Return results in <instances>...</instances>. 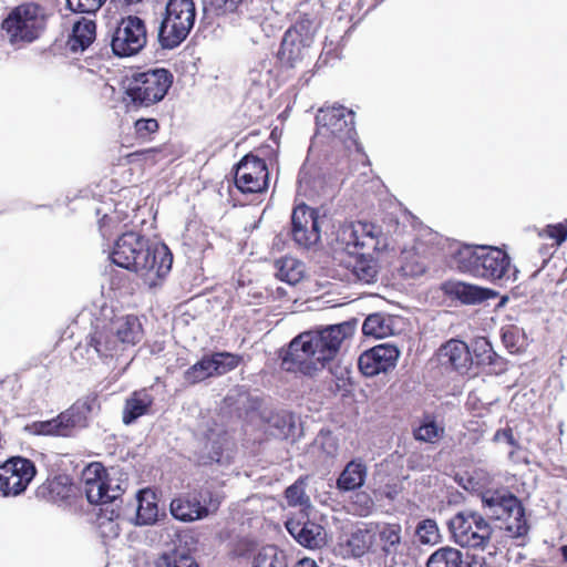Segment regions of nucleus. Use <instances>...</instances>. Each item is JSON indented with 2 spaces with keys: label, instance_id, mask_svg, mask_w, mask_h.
I'll list each match as a JSON object with an SVG mask.
<instances>
[{
  "label": "nucleus",
  "instance_id": "1",
  "mask_svg": "<svg viewBox=\"0 0 567 567\" xmlns=\"http://www.w3.org/2000/svg\"><path fill=\"white\" fill-rule=\"evenodd\" d=\"M353 332L354 326L347 321L319 331L300 333L289 343L282 367L290 372L313 375L337 357Z\"/></svg>",
  "mask_w": 567,
  "mask_h": 567
},
{
  "label": "nucleus",
  "instance_id": "2",
  "mask_svg": "<svg viewBox=\"0 0 567 567\" xmlns=\"http://www.w3.org/2000/svg\"><path fill=\"white\" fill-rule=\"evenodd\" d=\"M112 261L136 272L148 288L157 287L172 268L173 257L167 246L151 245L137 233L123 234L115 241Z\"/></svg>",
  "mask_w": 567,
  "mask_h": 567
},
{
  "label": "nucleus",
  "instance_id": "3",
  "mask_svg": "<svg viewBox=\"0 0 567 567\" xmlns=\"http://www.w3.org/2000/svg\"><path fill=\"white\" fill-rule=\"evenodd\" d=\"M142 324L137 317L127 315L113 318L109 323L96 324L91 334L89 347L92 348L112 369L121 365L117 374L124 372L131 360L123 361V352L142 339Z\"/></svg>",
  "mask_w": 567,
  "mask_h": 567
},
{
  "label": "nucleus",
  "instance_id": "4",
  "mask_svg": "<svg viewBox=\"0 0 567 567\" xmlns=\"http://www.w3.org/2000/svg\"><path fill=\"white\" fill-rule=\"evenodd\" d=\"M453 264L464 274L493 282L509 279L511 258L497 247L463 246L454 254Z\"/></svg>",
  "mask_w": 567,
  "mask_h": 567
},
{
  "label": "nucleus",
  "instance_id": "5",
  "mask_svg": "<svg viewBox=\"0 0 567 567\" xmlns=\"http://www.w3.org/2000/svg\"><path fill=\"white\" fill-rule=\"evenodd\" d=\"M196 21L194 0H167L157 38L163 49H175L186 40Z\"/></svg>",
  "mask_w": 567,
  "mask_h": 567
},
{
  "label": "nucleus",
  "instance_id": "6",
  "mask_svg": "<svg viewBox=\"0 0 567 567\" xmlns=\"http://www.w3.org/2000/svg\"><path fill=\"white\" fill-rule=\"evenodd\" d=\"M482 503L486 513L503 522L504 528L512 537L527 534L528 525L519 499L506 488L485 489L482 492Z\"/></svg>",
  "mask_w": 567,
  "mask_h": 567
},
{
  "label": "nucleus",
  "instance_id": "7",
  "mask_svg": "<svg viewBox=\"0 0 567 567\" xmlns=\"http://www.w3.org/2000/svg\"><path fill=\"white\" fill-rule=\"evenodd\" d=\"M86 498L91 504H106L117 499L127 487L124 474L112 467L106 471L101 463L89 464L82 472Z\"/></svg>",
  "mask_w": 567,
  "mask_h": 567
},
{
  "label": "nucleus",
  "instance_id": "8",
  "mask_svg": "<svg viewBox=\"0 0 567 567\" xmlns=\"http://www.w3.org/2000/svg\"><path fill=\"white\" fill-rule=\"evenodd\" d=\"M45 13L39 4L29 2L13 8L2 21L1 28L12 44L30 43L44 29Z\"/></svg>",
  "mask_w": 567,
  "mask_h": 567
},
{
  "label": "nucleus",
  "instance_id": "9",
  "mask_svg": "<svg viewBox=\"0 0 567 567\" xmlns=\"http://www.w3.org/2000/svg\"><path fill=\"white\" fill-rule=\"evenodd\" d=\"M333 235L334 249L344 250L350 256L359 250L379 251L386 246L381 229L371 223H342L338 225Z\"/></svg>",
  "mask_w": 567,
  "mask_h": 567
},
{
  "label": "nucleus",
  "instance_id": "10",
  "mask_svg": "<svg viewBox=\"0 0 567 567\" xmlns=\"http://www.w3.org/2000/svg\"><path fill=\"white\" fill-rule=\"evenodd\" d=\"M173 83L165 69H153L136 74L126 89V96L135 106H150L164 99Z\"/></svg>",
  "mask_w": 567,
  "mask_h": 567
},
{
  "label": "nucleus",
  "instance_id": "11",
  "mask_svg": "<svg viewBox=\"0 0 567 567\" xmlns=\"http://www.w3.org/2000/svg\"><path fill=\"white\" fill-rule=\"evenodd\" d=\"M316 138H332L349 147L355 143L354 113L342 105L321 107L316 116Z\"/></svg>",
  "mask_w": 567,
  "mask_h": 567
},
{
  "label": "nucleus",
  "instance_id": "12",
  "mask_svg": "<svg viewBox=\"0 0 567 567\" xmlns=\"http://www.w3.org/2000/svg\"><path fill=\"white\" fill-rule=\"evenodd\" d=\"M147 40L145 21L137 16H127L116 23L111 37V49L116 56L131 58L146 47Z\"/></svg>",
  "mask_w": 567,
  "mask_h": 567
},
{
  "label": "nucleus",
  "instance_id": "13",
  "mask_svg": "<svg viewBox=\"0 0 567 567\" xmlns=\"http://www.w3.org/2000/svg\"><path fill=\"white\" fill-rule=\"evenodd\" d=\"M449 528L456 544L468 548H485L493 529L477 513H458L449 522Z\"/></svg>",
  "mask_w": 567,
  "mask_h": 567
},
{
  "label": "nucleus",
  "instance_id": "14",
  "mask_svg": "<svg viewBox=\"0 0 567 567\" xmlns=\"http://www.w3.org/2000/svg\"><path fill=\"white\" fill-rule=\"evenodd\" d=\"M37 475L34 463L22 456H13L0 465V496L16 497L25 492Z\"/></svg>",
  "mask_w": 567,
  "mask_h": 567
},
{
  "label": "nucleus",
  "instance_id": "15",
  "mask_svg": "<svg viewBox=\"0 0 567 567\" xmlns=\"http://www.w3.org/2000/svg\"><path fill=\"white\" fill-rule=\"evenodd\" d=\"M240 361V355L230 352H215L204 355L184 372V379L186 382L195 384L208 378L233 371L239 365Z\"/></svg>",
  "mask_w": 567,
  "mask_h": 567
},
{
  "label": "nucleus",
  "instance_id": "16",
  "mask_svg": "<svg viewBox=\"0 0 567 567\" xmlns=\"http://www.w3.org/2000/svg\"><path fill=\"white\" fill-rule=\"evenodd\" d=\"M269 173L264 159L248 154L237 165L235 184L241 193H261L268 188Z\"/></svg>",
  "mask_w": 567,
  "mask_h": 567
},
{
  "label": "nucleus",
  "instance_id": "17",
  "mask_svg": "<svg viewBox=\"0 0 567 567\" xmlns=\"http://www.w3.org/2000/svg\"><path fill=\"white\" fill-rule=\"evenodd\" d=\"M324 223L318 212L307 205L297 206L291 215V235L303 247H310L320 239V229Z\"/></svg>",
  "mask_w": 567,
  "mask_h": 567
},
{
  "label": "nucleus",
  "instance_id": "18",
  "mask_svg": "<svg viewBox=\"0 0 567 567\" xmlns=\"http://www.w3.org/2000/svg\"><path fill=\"white\" fill-rule=\"evenodd\" d=\"M96 405L95 396H85L61 412L54 417L56 436H72L76 431L84 429Z\"/></svg>",
  "mask_w": 567,
  "mask_h": 567
},
{
  "label": "nucleus",
  "instance_id": "19",
  "mask_svg": "<svg viewBox=\"0 0 567 567\" xmlns=\"http://www.w3.org/2000/svg\"><path fill=\"white\" fill-rule=\"evenodd\" d=\"M399 350L394 346L380 344L363 352L358 360L360 371L367 377H374L393 369L399 359Z\"/></svg>",
  "mask_w": 567,
  "mask_h": 567
},
{
  "label": "nucleus",
  "instance_id": "20",
  "mask_svg": "<svg viewBox=\"0 0 567 567\" xmlns=\"http://www.w3.org/2000/svg\"><path fill=\"white\" fill-rule=\"evenodd\" d=\"M310 42L298 30L289 29L281 41L279 60L288 68H296L309 58Z\"/></svg>",
  "mask_w": 567,
  "mask_h": 567
},
{
  "label": "nucleus",
  "instance_id": "21",
  "mask_svg": "<svg viewBox=\"0 0 567 567\" xmlns=\"http://www.w3.org/2000/svg\"><path fill=\"white\" fill-rule=\"evenodd\" d=\"M437 355L443 365H450L460 373L466 372L472 364L467 344L457 339H451L442 344Z\"/></svg>",
  "mask_w": 567,
  "mask_h": 567
},
{
  "label": "nucleus",
  "instance_id": "22",
  "mask_svg": "<svg viewBox=\"0 0 567 567\" xmlns=\"http://www.w3.org/2000/svg\"><path fill=\"white\" fill-rule=\"evenodd\" d=\"M286 527L289 534L305 547L319 548L326 543L324 529L313 522L288 520Z\"/></svg>",
  "mask_w": 567,
  "mask_h": 567
},
{
  "label": "nucleus",
  "instance_id": "23",
  "mask_svg": "<svg viewBox=\"0 0 567 567\" xmlns=\"http://www.w3.org/2000/svg\"><path fill=\"white\" fill-rule=\"evenodd\" d=\"M371 250H364L350 256L348 268L353 278L362 284H372L377 280L379 266L370 255Z\"/></svg>",
  "mask_w": 567,
  "mask_h": 567
},
{
  "label": "nucleus",
  "instance_id": "24",
  "mask_svg": "<svg viewBox=\"0 0 567 567\" xmlns=\"http://www.w3.org/2000/svg\"><path fill=\"white\" fill-rule=\"evenodd\" d=\"M374 533L367 528H358L339 543V551L343 557H361L372 546Z\"/></svg>",
  "mask_w": 567,
  "mask_h": 567
},
{
  "label": "nucleus",
  "instance_id": "25",
  "mask_svg": "<svg viewBox=\"0 0 567 567\" xmlns=\"http://www.w3.org/2000/svg\"><path fill=\"white\" fill-rule=\"evenodd\" d=\"M153 401L152 394L146 389L133 392L124 404L122 413L123 423L126 425L132 424L138 417L147 414Z\"/></svg>",
  "mask_w": 567,
  "mask_h": 567
},
{
  "label": "nucleus",
  "instance_id": "26",
  "mask_svg": "<svg viewBox=\"0 0 567 567\" xmlns=\"http://www.w3.org/2000/svg\"><path fill=\"white\" fill-rule=\"evenodd\" d=\"M368 468L361 460L350 461L337 480V488L343 492L360 488L367 478Z\"/></svg>",
  "mask_w": 567,
  "mask_h": 567
},
{
  "label": "nucleus",
  "instance_id": "27",
  "mask_svg": "<svg viewBox=\"0 0 567 567\" xmlns=\"http://www.w3.org/2000/svg\"><path fill=\"white\" fill-rule=\"evenodd\" d=\"M95 22L82 19L73 25L72 34L68 40V48L72 52H82L87 49L95 39Z\"/></svg>",
  "mask_w": 567,
  "mask_h": 567
},
{
  "label": "nucleus",
  "instance_id": "28",
  "mask_svg": "<svg viewBox=\"0 0 567 567\" xmlns=\"http://www.w3.org/2000/svg\"><path fill=\"white\" fill-rule=\"evenodd\" d=\"M172 515L182 522L203 519L196 493L186 494L171 502Z\"/></svg>",
  "mask_w": 567,
  "mask_h": 567
},
{
  "label": "nucleus",
  "instance_id": "29",
  "mask_svg": "<svg viewBox=\"0 0 567 567\" xmlns=\"http://www.w3.org/2000/svg\"><path fill=\"white\" fill-rule=\"evenodd\" d=\"M450 292L453 296H455V298H457L461 302L466 305L481 303L495 296V293L491 289L482 288L462 281L452 284L450 287Z\"/></svg>",
  "mask_w": 567,
  "mask_h": 567
},
{
  "label": "nucleus",
  "instance_id": "30",
  "mask_svg": "<svg viewBox=\"0 0 567 567\" xmlns=\"http://www.w3.org/2000/svg\"><path fill=\"white\" fill-rule=\"evenodd\" d=\"M136 525H152L156 522L158 515L155 494L144 489L137 493Z\"/></svg>",
  "mask_w": 567,
  "mask_h": 567
},
{
  "label": "nucleus",
  "instance_id": "31",
  "mask_svg": "<svg viewBox=\"0 0 567 567\" xmlns=\"http://www.w3.org/2000/svg\"><path fill=\"white\" fill-rule=\"evenodd\" d=\"M156 567H198L186 546H177L164 551L156 560Z\"/></svg>",
  "mask_w": 567,
  "mask_h": 567
},
{
  "label": "nucleus",
  "instance_id": "32",
  "mask_svg": "<svg viewBox=\"0 0 567 567\" xmlns=\"http://www.w3.org/2000/svg\"><path fill=\"white\" fill-rule=\"evenodd\" d=\"M276 277L289 285H296L301 280L305 265L292 257H284L276 261Z\"/></svg>",
  "mask_w": 567,
  "mask_h": 567
},
{
  "label": "nucleus",
  "instance_id": "33",
  "mask_svg": "<svg viewBox=\"0 0 567 567\" xmlns=\"http://www.w3.org/2000/svg\"><path fill=\"white\" fill-rule=\"evenodd\" d=\"M298 183L305 195L324 193L326 183L323 177L318 175V169L306 163L299 172Z\"/></svg>",
  "mask_w": 567,
  "mask_h": 567
},
{
  "label": "nucleus",
  "instance_id": "34",
  "mask_svg": "<svg viewBox=\"0 0 567 567\" xmlns=\"http://www.w3.org/2000/svg\"><path fill=\"white\" fill-rule=\"evenodd\" d=\"M270 80V63L262 61L249 70L246 82L250 85V92L258 94L269 91Z\"/></svg>",
  "mask_w": 567,
  "mask_h": 567
},
{
  "label": "nucleus",
  "instance_id": "35",
  "mask_svg": "<svg viewBox=\"0 0 567 567\" xmlns=\"http://www.w3.org/2000/svg\"><path fill=\"white\" fill-rule=\"evenodd\" d=\"M401 542V526L386 524L380 527L378 533V545L386 555L395 554Z\"/></svg>",
  "mask_w": 567,
  "mask_h": 567
},
{
  "label": "nucleus",
  "instance_id": "36",
  "mask_svg": "<svg viewBox=\"0 0 567 567\" xmlns=\"http://www.w3.org/2000/svg\"><path fill=\"white\" fill-rule=\"evenodd\" d=\"M445 429L433 417L426 416L422 423L413 430V436L416 441L434 444L444 435Z\"/></svg>",
  "mask_w": 567,
  "mask_h": 567
},
{
  "label": "nucleus",
  "instance_id": "37",
  "mask_svg": "<svg viewBox=\"0 0 567 567\" xmlns=\"http://www.w3.org/2000/svg\"><path fill=\"white\" fill-rule=\"evenodd\" d=\"M427 567H463L462 553L452 547H442L427 559Z\"/></svg>",
  "mask_w": 567,
  "mask_h": 567
},
{
  "label": "nucleus",
  "instance_id": "38",
  "mask_svg": "<svg viewBox=\"0 0 567 567\" xmlns=\"http://www.w3.org/2000/svg\"><path fill=\"white\" fill-rule=\"evenodd\" d=\"M458 484L470 492H484L486 486L491 483V475L482 470L476 468L472 472H465L457 476Z\"/></svg>",
  "mask_w": 567,
  "mask_h": 567
},
{
  "label": "nucleus",
  "instance_id": "39",
  "mask_svg": "<svg viewBox=\"0 0 567 567\" xmlns=\"http://www.w3.org/2000/svg\"><path fill=\"white\" fill-rule=\"evenodd\" d=\"M251 567H288V564L282 551L275 546H267L254 557Z\"/></svg>",
  "mask_w": 567,
  "mask_h": 567
},
{
  "label": "nucleus",
  "instance_id": "40",
  "mask_svg": "<svg viewBox=\"0 0 567 567\" xmlns=\"http://www.w3.org/2000/svg\"><path fill=\"white\" fill-rule=\"evenodd\" d=\"M244 0H202L206 14L225 16L237 12Z\"/></svg>",
  "mask_w": 567,
  "mask_h": 567
},
{
  "label": "nucleus",
  "instance_id": "41",
  "mask_svg": "<svg viewBox=\"0 0 567 567\" xmlns=\"http://www.w3.org/2000/svg\"><path fill=\"white\" fill-rule=\"evenodd\" d=\"M389 319H385L381 315H370L362 324V331L365 336H371L378 339L386 337L390 331Z\"/></svg>",
  "mask_w": 567,
  "mask_h": 567
},
{
  "label": "nucleus",
  "instance_id": "42",
  "mask_svg": "<svg viewBox=\"0 0 567 567\" xmlns=\"http://www.w3.org/2000/svg\"><path fill=\"white\" fill-rule=\"evenodd\" d=\"M196 496L200 506V513L203 518L217 512V509L219 508L221 496L217 492H214L210 488H203L198 493H196Z\"/></svg>",
  "mask_w": 567,
  "mask_h": 567
},
{
  "label": "nucleus",
  "instance_id": "43",
  "mask_svg": "<svg viewBox=\"0 0 567 567\" xmlns=\"http://www.w3.org/2000/svg\"><path fill=\"white\" fill-rule=\"evenodd\" d=\"M285 496L289 506H300L301 508L310 506V498L305 492V481L302 478L290 485L286 489Z\"/></svg>",
  "mask_w": 567,
  "mask_h": 567
},
{
  "label": "nucleus",
  "instance_id": "44",
  "mask_svg": "<svg viewBox=\"0 0 567 567\" xmlns=\"http://www.w3.org/2000/svg\"><path fill=\"white\" fill-rule=\"evenodd\" d=\"M51 499H64L70 495L71 484L68 476L60 475L49 482L48 485Z\"/></svg>",
  "mask_w": 567,
  "mask_h": 567
},
{
  "label": "nucleus",
  "instance_id": "45",
  "mask_svg": "<svg viewBox=\"0 0 567 567\" xmlns=\"http://www.w3.org/2000/svg\"><path fill=\"white\" fill-rule=\"evenodd\" d=\"M416 535L423 544H434L439 539V528L434 520H422L416 527Z\"/></svg>",
  "mask_w": 567,
  "mask_h": 567
},
{
  "label": "nucleus",
  "instance_id": "46",
  "mask_svg": "<svg viewBox=\"0 0 567 567\" xmlns=\"http://www.w3.org/2000/svg\"><path fill=\"white\" fill-rule=\"evenodd\" d=\"M539 235L540 237L553 239L556 246H560L567 239V220L555 225H547Z\"/></svg>",
  "mask_w": 567,
  "mask_h": 567
},
{
  "label": "nucleus",
  "instance_id": "47",
  "mask_svg": "<svg viewBox=\"0 0 567 567\" xmlns=\"http://www.w3.org/2000/svg\"><path fill=\"white\" fill-rule=\"evenodd\" d=\"M106 0H66L68 7L80 13H95Z\"/></svg>",
  "mask_w": 567,
  "mask_h": 567
},
{
  "label": "nucleus",
  "instance_id": "48",
  "mask_svg": "<svg viewBox=\"0 0 567 567\" xmlns=\"http://www.w3.org/2000/svg\"><path fill=\"white\" fill-rule=\"evenodd\" d=\"M519 338H520V330L517 327L511 326L505 329H503L502 332V340L505 344V347L511 352H516L519 350Z\"/></svg>",
  "mask_w": 567,
  "mask_h": 567
},
{
  "label": "nucleus",
  "instance_id": "49",
  "mask_svg": "<svg viewBox=\"0 0 567 567\" xmlns=\"http://www.w3.org/2000/svg\"><path fill=\"white\" fill-rule=\"evenodd\" d=\"M56 424L54 419L48 421L33 422L25 426V431L34 435H52L56 436L55 432Z\"/></svg>",
  "mask_w": 567,
  "mask_h": 567
},
{
  "label": "nucleus",
  "instance_id": "50",
  "mask_svg": "<svg viewBox=\"0 0 567 567\" xmlns=\"http://www.w3.org/2000/svg\"><path fill=\"white\" fill-rule=\"evenodd\" d=\"M134 126L136 135L144 140L158 130V123L155 118H140Z\"/></svg>",
  "mask_w": 567,
  "mask_h": 567
},
{
  "label": "nucleus",
  "instance_id": "51",
  "mask_svg": "<svg viewBox=\"0 0 567 567\" xmlns=\"http://www.w3.org/2000/svg\"><path fill=\"white\" fill-rule=\"evenodd\" d=\"M408 464L411 468L423 470L430 465V457H424L419 453H412L408 458Z\"/></svg>",
  "mask_w": 567,
  "mask_h": 567
},
{
  "label": "nucleus",
  "instance_id": "52",
  "mask_svg": "<svg viewBox=\"0 0 567 567\" xmlns=\"http://www.w3.org/2000/svg\"><path fill=\"white\" fill-rule=\"evenodd\" d=\"M357 499L361 502V506L357 511V514L360 516L369 515L371 509L373 508L372 499L365 494H358Z\"/></svg>",
  "mask_w": 567,
  "mask_h": 567
},
{
  "label": "nucleus",
  "instance_id": "53",
  "mask_svg": "<svg viewBox=\"0 0 567 567\" xmlns=\"http://www.w3.org/2000/svg\"><path fill=\"white\" fill-rule=\"evenodd\" d=\"M271 422L272 424L280 429V427H284L286 426L287 424L290 425L291 424V417L290 416H287V415H275L271 417Z\"/></svg>",
  "mask_w": 567,
  "mask_h": 567
},
{
  "label": "nucleus",
  "instance_id": "54",
  "mask_svg": "<svg viewBox=\"0 0 567 567\" xmlns=\"http://www.w3.org/2000/svg\"><path fill=\"white\" fill-rule=\"evenodd\" d=\"M501 436L505 437L508 444L515 445V440L511 430L497 432L496 437L499 439Z\"/></svg>",
  "mask_w": 567,
  "mask_h": 567
},
{
  "label": "nucleus",
  "instance_id": "55",
  "mask_svg": "<svg viewBox=\"0 0 567 567\" xmlns=\"http://www.w3.org/2000/svg\"><path fill=\"white\" fill-rule=\"evenodd\" d=\"M295 567H318L316 561L310 558L300 559Z\"/></svg>",
  "mask_w": 567,
  "mask_h": 567
},
{
  "label": "nucleus",
  "instance_id": "56",
  "mask_svg": "<svg viewBox=\"0 0 567 567\" xmlns=\"http://www.w3.org/2000/svg\"><path fill=\"white\" fill-rule=\"evenodd\" d=\"M115 3H118L121 7H128L132 4H136L141 2L142 0H112Z\"/></svg>",
  "mask_w": 567,
  "mask_h": 567
},
{
  "label": "nucleus",
  "instance_id": "57",
  "mask_svg": "<svg viewBox=\"0 0 567 567\" xmlns=\"http://www.w3.org/2000/svg\"><path fill=\"white\" fill-rule=\"evenodd\" d=\"M481 348L483 349L484 352H488L487 354V359L489 360L492 357H491V348H489V344L487 341L483 340L481 342Z\"/></svg>",
  "mask_w": 567,
  "mask_h": 567
},
{
  "label": "nucleus",
  "instance_id": "58",
  "mask_svg": "<svg viewBox=\"0 0 567 567\" xmlns=\"http://www.w3.org/2000/svg\"><path fill=\"white\" fill-rule=\"evenodd\" d=\"M560 553L565 560H567V545L560 547Z\"/></svg>",
  "mask_w": 567,
  "mask_h": 567
},
{
  "label": "nucleus",
  "instance_id": "59",
  "mask_svg": "<svg viewBox=\"0 0 567 567\" xmlns=\"http://www.w3.org/2000/svg\"><path fill=\"white\" fill-rule=\"evenodd\" d=\"M213 461L219 462L218 457H212Z\"/></svg>",
  "mask_w": 567,
  "mask_h": 567
}]
</instances>
